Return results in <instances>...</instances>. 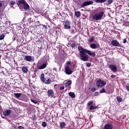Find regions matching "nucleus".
Segmentation results:
<instances>
[{
  "label": "nucleus",
  "instance_id": "obj_1",
  "mask_svg": "<svg viewBox=\"0 0 129 129\" xmlns=\"http://www.w3.org/2000/svg\"><path fill=\"white\" fill-rule=\"evenodd\" d=\"M78 50L79 51L80 59L82 61H88V55L91 57H93L96 56L95 52H92L91 51L88 49H84L82 46H79L78 47Z\"/></svg>",
  "mask_w": 129,
  "mask_h": 129
},
{
  "label": "nucleus",
  "instance_id": "obj_2",
  "mask_svg": "<svg viewBox=\"0 0 129 129\" xmlns=\"http://www.w3.org/2000/svg\"><path fill=\"white\" fill-rule=\"evenodd\" d=\"M103 16H104V11H101L100 12L96 13L92 16L91 21L92 22H96V21H100V20H102Z\"/></svg>",
  "mask_w": 129,
  "mask_h": 129
},
{
  "label": "nucleus",
  "instance_id": "obj_3",
  "mask_svg": "<svg viewBox=\"0 0 129 129\" xmlns=\"http://www.w3.org/2000/svg\"><path fill=\"white\" fill-rule=\"evenodd\" d=\"M18 7H19V9L22 8V5L23 6V8L24 10H28L30 9V6L25 0H19L17 3Z\"/></svg>",
  "mask_w": 129,
  "mask_h": 129
},
{
  "label": "nucleus",
  "instance_id": "obj_4",
  "mask_svg": "<svg viewBox=\"0 0 129 129\" xmlns=\"http://www.w3.org/2000/svg\"><path fill=\"white\" fill-rule=\"evenodd\" d=\"M105 85H106V82L105 81H102L100 79L96 82V86L98 88H101V87H103Z\"/></svg>",
  "mask_w": 129,
  "mask_h": 129
},
{
  "label": "nucleus",
  "instance_id": "obj_5",
  "mask_svg": "<svg viewBox=\"0 0 129 129\" xmlns=\"http://www.w3.org/2000/svg\"><path fill=\"white\" fill-rule=\"evenodd\" d=\"M90 5H93V1H85L82 4L81 7V8H84V7H87L90 6Z\"/></svg>",
  "mask_w": 129,
  "mask_h": 129
},
{
  "label": "nucleus",
  "instance_id": "obj_6",
  "mask_svg": "<svg viewBox=\"0 0 129 129\" xmlns=\"http://www.w3.org/2000/svg\"><path fill=\"white\" fill-rule=\"evenodd\" d=\"M109 68L112 72H117V68L114 64H109Z\"/></svg>",
  "mask_w": 129,
  "mask_h": 129
},
{
  "label": "nucleus",
  "instance_id": "obj_7",
  "mask_svg": "<svg viewBox=\"0 0 129 129\" xmlns=\"http://www.w3.org/2000/svg\"><path fill=\"white\" fill-rule=\"evenodd\" d=\"M64 70L66 74L68 75H71V74H72L73 73V72L71 70V69L68 66L65 67Z\"/></svg>",
  "mask_w": 129,
  "mask_h": 129
},
{
  "label": "nucleus",
  "instance_id": "obj_8",
  "mask_svg": "<svg viewBox=\"0 0 129 129\" xmlns=\"http://www.w3.org/2000/svg\"><path fill=\"white\" fill-rule=\"evenodd\" d=\"M113 124L112 123H109L105 124L104 126V129H113Z\"/></svg>",
  "mask_w": 129,
  "mask_h": 129
},
{
  "label": "nucleus",
  "instance_id": "obj_9",
  "mask_svg": "<svg viewBox=\"0 0 129 129\" xmlns=\"http://www.w3.org/2000/svg\"><path fill=\"white\" fill-rule=\"evenodd\" d=\"M39 13L42 17H44V18H46V17H48V13L47 11H44L43 10V9H40L39 10Z\"/></svg>",
  "mask_w": 129,
  "mask_h": 129
},
{
  "label": "nucleus",
  "instance_id": "obj_10",
  "mask_svg": "<svg viewBox=\"0 0 129 129\" xmlns=\"http://www.w3.org/2000/svg\"><path fill=\"white\" fill-rule=\"evenodd\" d=\"M47 95L48 97L53 98L54 96V91L52 89H49L47 91Z\"/></svg>",
  "mask_w": 129,
  "mask_h": 129
},
{
  "label": "nucleus",
  "instance_id": "obj_11",
  "mask_svg": "<svg viewBox=\"0 0 129 129\" xmlns=\"http://www.w3.org/2000/svg\"><path fill=\"white\" fill-rule=\"evenodd\" d=\"M112 46H115L116 47H120V44L118 43L117 40H113L111 42Z\"/></svg>",
  "mask_w": 129,
  "mask_h": 129
},
{
  "label": "nucleus",
  "instance_id": "obj_12",
  "mask_svg": "<svg viewBox=\"0 0 129 129\" xmlns=\"http://www.w3.org/2000/svg\"><path fill=\"white\" fill-rule=\"evenodd\" d=\"M71 28V26H70V22H69V21L68 20H67L64 23V29L68 30Z\"/></svg>",
  "mask_w": 129,
  "mask_h": 129
},
{
  "label": "nucleus",
  "instance_id": "obj_13",
  "mask_svg": "<svg viewBox=\"0 0 129 129\" xmlns=\"http://www.w3.org/2000/svg\"><path fill=\"white\" fill-rule=\"evenodd\" d=\"M47 67V63L44 62L43 63L40 64V66L38 67V69L41 70L42 69H45Z\"/></svg>",
  "mask_w": 129,
  "mask_h": 129
},
{
  "label": "nucleus",
  "instance_id": "obj_14",
  "mask_svg": "<svg viewBox=\"0 0 129 129\" xmlns=\"http://www.w3.org/2000/svg\"><path fill=\"white\" fill-rule=\"evenodd\" d=\"M11 113H12V110H6L3 112V115L5 116H9Z\"/></svg>",
  "mask_w": 129,
  "mask_h": 129
},
{
  "label": "nucleus",
  "instance_id": "obj_15",
  "mask_svg": "<svg viewBox=\"0 0 129 129\" xmlns=\"http://www.w3.org/2000/svg\"><path fill=\"white\" fill-rule=\"evenodd\" d=\"M24 60H25V61H27V62H31L32 57L30 55H26L24 57Z\"/></svg>",
  "mask_w": 129,
  "mask_h": 129
},
{
  "label": "nucleus",
  "instance_id": "obj_16",
  "mask_svg": "<svg viewBox=\"0 0 129 129\" xmlns=\"http://www.w3.org/2000/svg\"><path fill=\"white\" fill-rule=\"evenodd\" d=\"M66 126V123L65 122H61L59 123V127L60 129H63Z\"/></svg>",
  "mask_w": 129,
  "mask_h": 129
},
{
  "label": "nucleus",
  "instance_id": "obj_17",
  "mask_svg": "<svg viewBox=\"0 0 129 129\" xmlns=\"http://www.w3.org/2000/svg\"><path fill=\"white\" fill-rule=\"evenodd\" d=\"M90 47L92 49H97V47H98V45L95 43H92L90 44Z\"/></svg>",
  "mask_w": 129,
  "mask_h": 129
},
{
  "label": "nucleus",
  "instance_id": "obj_18",
  "mask_svg": "<svg viewBox=\"0 0 129 129\" xmlns=\"http://www.w3.org/2000/svg\"><path fill=\"white\" fill-rule=\"evenodd\" d=\"M43 82H44L45 84H50L51 83V80L49 78H45Z\"/></svg>",
  "mask_w": 129,
  "mask_h": 129
},
{
  "label": "nucleus",
  "instance_id": "obj_19",
  "mask_svg": "<svg viewBox=\"0 0 129 129\" xmlns=\"http://www.w3.org/2000/svg\"><path fill=\"white\" fill-rule=\"evenodd\" d=\"M22 70L23 73H27L28 71V68H27V67H23Z\"/></svg>",
  "mask_w": 129,
  "mask_h": 129
},
{
  "label": "nucleus",
  "instance_id": "obj_20",
  "mask_svg": "<svg viewBox=\"0 0 129 129\" xmlns=\"http://www.w3.org/2000/svg\"><path fill=\"white\" fill-rule=\"evenodd\" d=\"M14 96L16 97V98H20L21 96H22V93H14Z\"/></svg>",
  "mask_w": 129,
  "mask_h": 129
},
{
  "label": "nucleus",
  "instance_id": "obj_21",
  "mask_svg": "<svg viewBox=\"0 0 129 129\" xmlns=\"http://www.w3.org/2000/svg\"><path fill=\"white\" fill-rule=\"evenodd\" d=\"M75 16L77 17V18H79L80 16H81V13L80 11H77L75 12Z\"/></svg>",
  "mask_w": 129,
  "mask_h": 129
},
{
  "label": "nucleus",
  "instance_id": "obj_22",
  "mask_svg": "<svg viewBox=\"0 0 129 129\" xmlns=\"http://www.w3.org/2000/svg\"><path fill=\"white\" fill-rule=\"evenodd\" d=\"M95 3L102 4V3H105L106 0H94Z\"/></svg>",
  "mask_w": 129,
  "mask_h": 129
},
{
  "label": "nucleus",
  "instance_id": "obj_23",
  "mask_svg": "<svg viewBox=\"0 0 129 129\" xmlns=\"http://www.w3.org/2000/svg\"><path fill=\"white\" fill-rule=\"evenodd\" d=\"M69 96L72 97V98H75V97H76L75 94H74V93H73V92H70L69 93Z\"/></svg>",
  "mask_w": 129,
  "mask_h": 129
},
{
  "label": "nucleus",
  "instance_id": "obj_24",
  "mask_svg": "<svg viewBox=\"0 0 129 129\" xmlns=\"http://www.w3.org/2000/svg\"><path fill=\"white\" fill-rule=\"evenodd\" d=\"M96 108H97V106L91 105L90 106L89 109L90 110H93V109H96Z\"/></svg>",
  "mask_w": 129,
  "mask_h": 129
},
{
  "label": "nucleus",
  "instance_id": "obj_25",
  "mask_svg": "<svg viewBox=\"0 0 129 129\" xmlns=\"http://www.w3.org/2000/svg\"><path fill=\"white\" fill-rule=\"evenodd\" d=\"M10 6H14V5H16V1L12 0L9 3Z\"/></svg>",
  "mask_w": 129,
  "mask_h": 129
},
{
  "label": "nucleus",
  "instance_id": "obj_26",
  "mask_svg": "<svg viewBox=\"0 0 129 129\" xmlns=\"http://www.w3.org/2000/svg\"><path fill=\"white\" fill-rule=\"evenodd\" d=\"M116 98L118 102H121V101H122V98H121L120 96H118L116 97Z\"/></svg>",
  "mask_w": 129,
  "mask_h": 129
},
{
  "label": "nucleus",
  "instance_id": "obj_27",
  "mask_svg": "<svg viewBox=\"0 0 129 129\" xmlns=\"http://www.w3.org/2000/svg\"><path fill=\"white\" fill-rule=\"evenodd\" d=\"M72 84V82L71 81H68L66 83V86H69V85H71Z\"/></svg>",
  "mask_w": 129,
  "mask_h": 129
},
{
  "label": "nucleus",
  "instance_id": "obj_28",
  "mask_svg": "<svg viewBox=\"0 0 129 129\" xmlns=\"http://www.w3.org/2000/svg\"><path fill=\"white\" fill-rule=\"evenodd\" d=\"M95 40V37H92L89 41V43H93Z\"/></svg>",
  "mask_w": 129,
  "mask_h": 129
},
{
  "label": "nucleus",
  "instance_id": "obj_29",
  "mask_svg": "<svg viewBox=\"0 0 129 129\" xmlns=\"http://www.w3.org/2000/svg\"><path fill=\"white\" fill-rule=\"evenodd\" d=\"M106 92V91H105V89H104V88H103L102 89H101L99 91V93L101 94V93H105Z\"/></svg>",
  "mask_w": 129,
  "mask_h": 129
},
{
  "label": "nucleus",
  "instance_id": "obj_30",
  "mask_svg": "<svg viewBox=\"0 0 129 129\" xmlns=\"http://www.w3.org/2000/svg\"><path fill=\"white\" fill-rule=\"evenodd\" d=\"M40 79L42 82L44 80V79H45V75H44V74H41Z\"/></svg>",
  "mask_w": 129,
  "mask_h": 129
},
{
  "label": "nucleus",
  "instance_id": "obj_31",
  "mask_svg": "<svg viewBox=\"0 0 129 129\" xmlns=\"http://www.w3.org/2000/svg\"><path fill=\"white\" fill-rule=\"evenodd\" d=\"M6 3V1H0V9L3 7V4H5Z\"/></svg>",
  "mask_w": 129,
  "mask_h": 129
},
{
  "label": "nucleus",
  "instance_id": "obj_32",
  "mask_svg": "<svg viewBox=\"0 0 129 129\" xmlns=\"http://www.w3.org/2000/svg\"><path fill=\"white\" fill-rule=\"evenodd\" d=\"M92 104H93V101L91 100L88 102L87 105L88 106H91Z\"/></svg>",
  "mask_w": 129,
  "mask_h": 129
},
{
  "label": "nucleus",
  "instance_id": "obj_33",
  "mask_svg": "<svg viewBox=\"0 0 129 129\" xmlns=\"http://www.w3.org/2000/svg\"><path fill=\"white\" fill-rule=\"evenodd\" d=\"M10 117H12V118H16V117H18V116L15 114H12L10 115Z\"/></svg>",
  "mask_w": 129,
  "mask_h": 129
},
{
  "label": "nucleus",
  "instance_id": "obj_34",
  "mask_svg": "<svg viewBox=\"0 0 129 129\" xmlns=\"http://www.w3.org/2000/svg\"><path fill=\"white\" fill-rule=\"evenodd\" d=\"M42 126L43 127H46V126H47V123H46V122H42Z\"/></svg>",
  "mask_w": 129,
  "mask_h": 129
},
{
  "label": "nucleus",
  "instance_id": "obj_35",
  "mask_svg": "<svg viewBox=\"0 0 129 129\" xmlns=\"http://www.w3.org/2000/svg\"><path fill=\"white\" fill-rule=\"evenodd\" d=\"M4 38H5L4 34H2V35H0V40H4Z\"/></svg>",
  "mask_w": 129,
  "mask_h": 129
},
{
  "label": "nucleus",
  "instance_id": "obj_36",
  "mask_svg": "<svg viewBox=\"0 0 129 129\" xmlns=\"http://www.w3.org/2000/svg\"><path fill=\"white\" fill-rule=\"evenodd\" d=\"M31 100L32 102H33V103H35V104H37V103H38V101L34 100V99H31Z\"/></svg>",
  "mask_w": 129,
  "mask_h": 129
},
{
  "label": "nucleus",
  "instance_id": "obj_37",
  "mask_svg": "<svg viewBox=\"0 0 129 129\" xmlns=\"http://www.w3.org/2000/svg\"><path fill=\"white\" fill-rule=\"evenodd\" d=\"M86 65L87 67H90V66H91V63H90L89 62H87L86 63Z\"/></svg>",
  "mask_w": 129,
  "mask_h": 129
},
{
  "label": "nucleus",
  "instance_id": "obj_38",
  "mask_svg": "<svg viewBox=\"0 0 129 129\" xmlns=\"http://www.w3.org/2000/svg\"><path fill=\"white\" fill-rule=\"evenodd\" d=\"M113 0H108L107 3L108 5H111V4H112Z\"/></svg>",
  "mask_w": 129,
  "mask_h": 129
},
{
  "label": "nucleus",
  "instance_id": "obj_39",
  "mask_svg": "<svg viewBox=\"0 0 129 129\" xmlns=\"http://www.w3.org/2000/svg\"><path fill=\"white\" fill-rule=\"evenodd\" d=\"M126 89L127 91H129V83H128L126 86Z\"/></svg>",
  "mask_w": 129,
  "mask_h": 129
},
{
  "label": "nucleus",
  "instance_id": "obj_40",
  "mask_svg": "<svg viewBox=\"0 0 129 129\" xmlns=\"http://www.w3.org/2000/svg\"><path fill=\"white\" fill-rule=\"evenodd\" d=\"M32 18H30L27 20L28 23H29V24H31V22H33V21L31 20Z\"/></svg>",
  "mask_w": 129,
  "mask_h": 129
},
{
  "label": "nucleus",
  "instance_id": "obj_41",
  "mask_svg": "<svg viewBox=\"0 0 129 129\" xmlns=\"http://www.w3.org/2000/svg\"><path fill=\"white\" fill-rule=\"evenodd\" d=\"M75 46H76V43H73L71 44V47L72 48H75Z\"/></svg>",
  "mask_w": 129,
  "mask_h": 129
},
{
  "label": "nucleus",
  "instance_id": "obj_42",
  "mask_svg": "<svg viewBox=\"0 0 129 129\" xmlns=\"http://www.w3.org/2000/svg\"><path fill=\"white\" fill-rule=\"evenodd\" d=\"M91 91H92L93 92H94L95 91H96V88H93L91 89Z\"/></svg>",
  "mask_w": 129,
  "mask_h": 129
},
{
  "label": "nucleus",
  "instance_id": "obj_43",
  "mask_svg": "<svg viewBox=\"0 0 129 129\" xmlns=\"http://www.w3.org/2000/svg\"><path fill=\"white\" fill-rule=\"evenodd\" d=\"M40 26H42L43 29H45V28L46 29L47 28V26H46V25L40 24Z\"/></svg>",
  "mask_w": 129,
  "mask_h": 129
},
{
  "label": "nucleus",
  "instance_id": "obj_44",
  "mask_svg": "<svg viewBox=\"0 0 129 129\" xmlns=\"http://www.w3.org/2000/svg\"><path fill=\"white\" fill-rule=\"evenodd\" d=\"M18 128L19 129H25V127L23 126H19Z\"/></svg>",
  "mask_w": 129,
  "mask_h": 129
},
{
  "label": "nucleus",
  "instance_id": "obj_45",
  "mask_svg": "<svg viewBox=\"0 0 129 129\" xmlns=\"http://www.w3.org/2000/svg\"><path fill=\"white\" fill-rule=\"evenodd\" d=\"M16 127H17L16 126H12L10 127V129H16Z\"/></svg>",
  "mask_w": 129,
  "mask_h": 129
},
{
  "label": "nucleus",
  "instance_id": "obj_46",
  "mask_svg": "<svg viewBox=\"0 0 129 129\" xmlns=\"http://www.w3.org/2000/svg\"><path fill=\"white\" fill-rule=\"evenodd\" d=\"M12 40H13V41H16V37L14 36H13Z\"/></svg>",
  "mask_w": 129,
  "mask_h": 129
},
{
  "label": "nucleus",
  "instance_id": "obj_47",
  "mask_svg": "<svg viewBox=\"0 0 129 129\" xmlns=\"http://www.w3.org/2000/svg\"><path fill=\"white\" fill-rule=\"evenodd\" d=\"M123 42L124 44H125V43H126V39H124Z\"/></svg>",
  "mask_w": 129,
  "mask_h": 129
},
{
  "label": "nucleus",
  "instance_id": "obj_48",
  "mask_svg": "<svg viewBox=\"0 0 129 129\" xmlns=\"http://www.w3.org/2000/svg\"><path fill=\"white\" fill-rule=\"evenodd\" d=\"M63 89H64V87H61L60 88V90H63Z\"/></svg>",
  "mask_w": 129,
  "mask_h": 129
},
{
  "label": "nucleus",
  "instance_id": "obj_49",
  "mask_svg": "<svg viewBox=\"0 0 129 129\" xmlns=\"http://www.w3.org/2000/svg\"><path fill=\"white\" fill-rule=\"evenodd\" d=\"M95 95L96 96V95H98V92H95Z\"/></svg>",
  "mask_w": 129,
  "mask_h": 129
},
{
  "label": "nucleus",
  "instance_id": "obj_50",
  "mask_svg": "<svg viewBox=\"0 0 129 129\" xmlns=\"http://www.w3.org/2000/svg\"><path fill=\"white\" fill-rule=\"evenodd\" d=\"M111 78H114V77H115V76L113 75L111 76Z\"/></svg>",
  "mask_w": 129,
  "mask_h": 129
},
{
  "label": "nucleus",
  "instance_id": "obj_51",
  "mask_svg": "<svg viewBox=\"0 0 129 129\" xmlns=\"http://www.w3.org/2000/svg\"><path fill=\"white\" fill-rule=\"evenodd\" d=\"M53 70H54V71H57V68H54L53 69Z\"/></svg>",
  "mask_w": 129,
  "mask_h": 129
},
{
  "label": "nucleus",
  "instance_id": "obj_52",
  "mask_svg": "<svg viewBox=\"0 0 129 129\" xmlns=\"http://www.w3.org/2000/svg\"><path fill=\"white\" fill-rule=\"evenodd\" d=\"M67 64H69V65H70V61H68L67 62Z\"/></svg>",
  "mask_w": 129,
  "mask_h": 129
},
{
  "label": "nucleus",
  "instance_id": "obj_53",
  "mask_svg": "<svg viewBox=\"0 0 129 129\" xmlns=\"http://www.w3.org/2000/svg\"><path fill=\"white\" fill-rule=\"evenodd\" d=\"M37 24H40V22L37 21Z\"/></svg>",
  "mask_w": 129,
  "mask_h": 129
},
{
  "label": "nucleus",
  "instance_id": "obj_54",
  "mask_svg": "<svg viewBox=\"0 0 129 129\" xmlns=\"http://www.w3.org/2000/svg\"><path fill=\"white\" fill-rule=\"evenodd\" d=\"M6 7H7V5H6V6L4 7V9H5Z\"/></svg>",
  "mask_w": 129,
  "mask_h": 129
},
{
  "label": "nucleus",
  "instance_id": "obj_55",
  "mask_svg": "<svg viewBox=\"0 0 129 129\" xmlns=\"http://www.w3.org/2000/svg\"><path fill=\"white\" fill-rule=\"evenodd\" d=\"M3 74H5V73H4V71H3Z\"/></svg>",
  "mask_w": 129,
  "mask_h": 129
}]
</instances>
